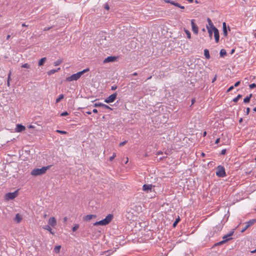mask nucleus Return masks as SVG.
I'll return each instance as SVG.
<instances>
[{
  "instance_id": "nucleus-1",
  "label": "nucleus",
  "mask_w": 256,
  "mask_h": 256,
  "mask_svg": "<svg viewBox=\"0 0 256 256\" xmlns=\"http://www.w3.org/2000/svg\"><path fill=\"white\" fill-rule=\"evenodd\" d=\"M51 166H43L40 168H34L30 172V174L34 176H40L44 174L46 170H48Z\"/></svg>"
},
{
  "instance_id": "nucleus-2",
  "label": "nucleus",
  "mask_w": 256,
  "mask_h": 256,
  "mask_svg": "<svg viewBox=\"0 0 256 256\" xmlns=\"http://www.w3.org/2000/svg\"><path fill=\"white\" fill-rule=\"evenodd\" d=\"M113 215L108 214L104 219L94 222V226H106L112 220Z\"/></svg>"
},
{
  "instance_id": "nucleus-3",
  "label": "nucleus",
  "mask_w": 256,
  "mask_h": 256,
  "mask_svg": "<svg viewBox=\"0 0 256 256\" xmlns=\"http://www.w3.org/2000/svg\"><path fill=\"white\" fill-rule=\"evenodd\" d=\"M216 175L220 178H223L226 176L225 169L224 166H219L216 168Z\"/></svg>"
},
{
  "instance_id": "nucleus-4",
  "label": "nucleus",
  "mask_w": 256,
  "mask_h": 256,
  "mask_svg": "<svg viewBox=\"0 0 256 256\" xmlns=\"http://www.w3.org/2000/svg\"><path fill=\"white\" fill-rule=\"evenodd\" d=\"M233 234V232H230L229 234H226L225 236H224L222 238H223V240L218 242L216 244V245L218 246H219V245H221L224 243H225L227 241H228V240H231L232 238H231V236Z\"/></svg>"
},
{
  "instance_id": "nucleus-5",
  "label": "nucleus",
  "mask_w": 256,
  "mask_h": 256,
  "mask_svg": "<svg viewBox=\"0 0 256 256\" xmlns=\"http://www.w3.org/2000/svg\"><path fill=\"white\" fill-rule=\"evenodd\" d=\"M18 190H16L13 192H8L6 194L5 199L8 200H13L18 196Z\"/></svg>"
},
{
  "instance_id": "nucleus-6",
  "label": "nucleus",
  "mask_w": 256,
  "mask_h": 256,
  "mask_svg": "<svg viewBox=\"0 0 256 256\" xmlns=\"http://www.w3.org/2000/svg\"><path fill=\"white\" fill-rule=\"evenodd\" d=\"M80 76H81L80 75V73L78 72L76 74H72L70 76L66 78V80L67 82L77 80L78 79L80 78Z\"/></svg>"
},
{
  "instance_id": "nucleus-7",
  "label": "nucleus",
  "mask_w": 256,
  "mask_h": 256,
  "mask_svg": "<svg viewBox=\"0 0 256 256\" xmlns=\"http://www.w3.org/2000/svg\"><path fill=\"white\" fill-rule=\"evenodd\" d=\"M117 93L115 92L104 100V102L106 103H110L114 102L116 98Z\"/></svg>"
},
{
  "instance_id": "nucleus-8",
  "label": "nucleus",
  "mask_w": 256,
  "mask_h": 256,
  "mask_svg": "<svg viewBox=\"0 0 256 256\" xmlns=\"http://www.w3.org/2000/svg\"><path fill=\"white\" fill-rule=\"evenodd\" d=\"M256 222V220L253 219L246 222V226L242 230L241 232H244L248 228L252 226Z\"/></svg>"
},
{
  "instance_id": "nucleus-9",
  "label": "nucleus",
  "mask_w": 256,
  "mask_h": 256,
  "mask_svg": "<svg viewBox=\"0 0 256 256\" xmlns=\"http://www.w3.org/2000/svg\"><path fill=\"white\" fill-rule=\"evenodd\" d=\"M194 22H195L194 20L193 19V20H191L192 30L195 34H196L198 33V26L196 25V24H195Z\"/></svg>"
},
{
  "instance_id": "nucleus-10",
  "label": "nucleus",
  "mask_w": 256,
  "mask_h": 256,
  "mask_svg": "<svg viewBox=\"0 0 256 256\" xmlns=\"http://www.w3.org/2000/svg\"><path fill=\"white\" fill-rule=\"evenodd\" d=\"M94 107H102L103 108H104V109H109L110 110H112V108H110L108 105L102 104L101 102H96L94 104Z\"/></svg>"
},
{
  "instance_id": "nucleus-11",
  "label": "nucleus",
  "mask_w": 256,
  "mask_h": 256,
  "mask_svg": "<svg viewBox=\"0 0 256 256\" xmlns=\"http://www.w3.org/2000/svg\"><path fill=\"white\" fill-rule=\"evenodd\" d=\"M164 1L166 3L171 4H172L176 6H177L178 8H180L181 9H184V6H181L180 4H178V2H174V1L170 0H164Z\"/></svg>"
},
{
  "instance_id": "nucleus-12",
  "label": "nucleus",
  "mask_w": 256,
  "mask_h": 256,
  "mask_svg": "<svg viewBox=\"0 0 256 256\" xmlns=\"http://www.w3.org/2000/svg\"><path fill=\"white\" fill-rule=\"evenodd\" d=\"M213 32L214 33V36L215 40L216 42H218L219 41V38H220L218 30L216 28H214Z\"/></svg>"
},
{
  "instance_id": "nucleus-13",
  "label": "nucleus",
  "mask_w": 256,
  "mask_h": 256,
  "mask_svg": "<svg viewBox=\"0 0 256 256\" xmlns=\"http://www.w3.org/2000/svg\"><path fill=\"white\" fill-rule=\"evenodd\" d=\"M152 188V184H144L142 186V190L144 192H151Z\"/></svg>"
},
{
  "instance_id": "nucleus-14",
  "label": "nucleus",
  "mask_w": 256,
  "mask_h": 256,
  "mask_svg": "<svg viewBox=\"0 0 256 256\" xmlns=\"http://www.w3.org/2000/svg\"><path fill=\"white\" fill-rule=\"evenodd\" d=\"M48 224L54 227L56 225V220L54 217H52L50 218Z\"/></svg>"
},
{
  "instance_id": "nucleus-15",
  "label": "nucleus",
  "mask_w": 256,
  "mask_h": 256,
  "mask_svg": "<svg viewBox=\"0 0 256 256\" xmlns=\"http://www.w3.org/2000/svg\"><path fill=\"white\" fill-rule=\"evenodd\" d=\"M25 128H26L22 124H18L16 126L15 130H16V132H21L22 130H25Z\"/></svg>"
},
{
  "instance_id": "nucleus-16",
  "label": "nucleus",
  "mask_w": 256,
  "mask_h": 256,
  "mask_svg": "<svg viewBox=\"0 0 256 256\" xmlns=\"http://www.w3.org/2000/svg\"><path fill=\"white\" fill-rule=\"evenodd\" d=\"M22 216L20 214H16L14 220L16 223H20L22 221Z\"/></svg>"
},
{
  "instance_id": "nucleus-17",
  "label": "nucleus",
  "mask_w": 256,
  "mask_h": 256,
  "mask_svg": "<svg viewBox=\"0 0 256 256\" xmlns=\"http://www.w3.org/2000/svg\"><path fill=\"white\" fill-rule=\"evenodd\" d=\"M222 30H223V34L224 36H228V31L226 24L225 22L222 23Z\"/></svg>"
},
{
  "instance_id": "nucleus-18",
  "label": "nucleus",
  "mask_w": 256,
  "mask_h": 256,
  "mask_svg": "<svg viewBox=\"0 0 256 256\" xmlns=\"http://www.w3.org/2000/svg\"><path fill=\"white\" fill-rule=\"evenodd\" d=\"M96 216L94 214H88L84 216V220L85 221H90L92 218H96Z\"/></svg>"
},
{
  "instance_id": "nucleus-19",
  "label": "nucleus",
  "mask_w": 256,
  "mask_h": 256,
  "mask_svg": "<svg viewBox=\"0 0 256 256\" xmlns=\"http://www.w3.org/2000/svg\"><path fill=\"white\" fill-rule=\"evenodd\" d=\"M116 58L114 56H108L106 58H105L104 60V63H106L108 62H112L115 60Z\"/></svg>"
},
{
  "instance_id": "nucleus-20",
  "label": "nucleus",
  "mask_w": 256,
  "mask_h": 256,
  "mask_svg": "<svg viewBox=\"0 0 256 256\" xmlns=\"http://www.w3.org/2000/svg\"><path fill=\"white\" fill-rule=\"evenodd\" d=\"M204 55L206 59H208V60L210 59V55L209 50L208 49H205L204 50Z\"/></svg>"
},
{
  "instance_id": "nucleus-21",
  "label": "nucleus",
  "mask_w": 256,
  "mask_h": 256,
  "mask_svg": "<svg viewBox=\"0 0 256 256\" xmlns=\"http://www.w3.org/2000/svg\"><path fill=\"white\" fill-rule=\"evenodd\" d=\"M252 96V94H250L249 96H246L244 99V103H248L250 102V99Z\"/></svg>"
},
{
  "instance_id": "nucleus-22",
  "label": "nucleus",
  "mask_w": 256,
  "mask_h": 256,
  "mask_svg": "<svg viewBox=\"0 0 256 256\" xmlns=\"http://www.w3.org/2000/svg\"><path fill=\"white\" fill-rule=\"evenodd\" d=\"M61 246H58L54 247V252L55 253L58 254L60 252Z\"/></svg>"
},
{
  "instance_id": "nucleus-23",
  "label": "nucleus",
  "mask_w": 256,
  "mask_h": 256,
  "mask_svg": "<svg viewBox=\"0 0 256 256\" xmlns=\"http://www.w3.org/2000/svg\"><path fill=\"white\" fill-rule=\"evenodd\" d=\"M220 56L221 57H224L226 54V52L224 49H222L220 51Z\"/></svg>"
},
{
  "instance_id": "nucleus-24",
  "label": "nucleus",
  "mask_w": 256,
  "mask_h": 256,
  "mask_svg": "<svg viewBox=\"0 0 256 256\" xmlns=\"http://www.w3.org/2000/svg\"><path fill=\"white\" fill-rule=\"evenodd\" d=\"M60 70V68H58L57 70H52L48 72V75H51L52 74H54L56 72H57L58 70Z\"/></svg>"
},
{
  "instance_id": "nucleus-25",
  "label": "nucleus",
  "mask_w": 256,
  "mask_h": 256,
  "mask_svg": "<svg viewBox=\"0 0 256 256\" xmlns=\"http://www.w3.org/2000/svg\"><path fill=\"white\" fill-rule=\"evenodd\" d=\"M44 229L48 230L52 234H54V233L52 232V229L50 227V226H45L44 228Z\"/></svg>"
},
{
  "instance_id": "nucleus-26",
  "label": "nucleus",
  "mask_w": 256,
  "mask_h": 256,
  "mask_svg": "<svg viewBox=\"0 0 256 256\" xmlns=\"http://www.w3.org/2000/svg\"><path fill=\"white\" fill-rule=\"evenodd\" d=\"M46 60V58H41L38 62V66H41L43 65L44 63L45 62Z\"/></svg>"
},
{
  "instance_id": "nucleus-27",
  "label": "nucleus",
  "mask_w": 256,
  "mask_h": 256,
  "mask_svg": "<svg viewBox=\"0 0 256 256\" xmlns=\"http://www.w3.org/2000/svg\"><path fill=\"white\" fill-rule=\"evenodd\" d=\"M184 30L185 33L186 34L187 38H188L190 39L191 38V34H190V32L186 29H184Z\"/></svg>"
},
{
  "instance_id": "nucleus-28",
  "label": "nucleus",
  "mask_w": 256,
  "mask_h": 256,
  "mask_svg": "<svg viewBox=\"0 0 256 256\" xmlns=\"http://www.w3.org/2000/svg\"><path fill=\"white\" fill-rule=\"evenodd\" d=\"M64 98V95L63 94H60L58 98L56 99V103L59 102Z\"/></svg>"
},
{
  "instance_id": "nucleus-29",
  "label": "nucleus",
  "mask_w": 256,
  "mask_h": 256,
  "mask_svg": "<svg viewBox=\"0 0 256 256\" xmlns=\"http://www.w3.org/2000/svg\"><path fill=\"white\" fill-rule=\"evenodd\" d=\"M180 221V216H178V218H176L175 222L173 224V226L176 227L178 223Z\"/></svg>"
},
{
  "instance_id": "nucleus-30",
  "label": "nucleus",
  "mask_w": 256,
  "mask_h": 256,
  "mask_svg": "<svg viewBox=\"0 0 256 256\" xmlns=\"http://www.w3.org/2000/svg\"><path fill=\"white\" fill-rule=\"evenodd\" d=\"M207 30L209 34V36L210 38L212 39L213 30L212 29H210L208 28H207Z\"/></svg>"
},
{
  "instance_id": "nucleus-31",
  "label": "nucleus",
  "mask_w": 256,
  "mask_h": 256,
  "mask_svg": "<svg viewBox=\"0 0 256 256\" xmlns=\"http://www.w3.org/2000/svg\"><path fill=\"white\" fill-rule=\"evenodd\" d=\"M242 96L241 94H238L236 97L234 98L233 99V102H237L238 100L242 98Z\"/></svg>"
},
{
  "instance_id": "nucleus-32",
  "label": "nucleus",
  "mask_w": 256,
  "mask_h": 256,
  "mask_svg": "<svg viewBox=\"0 0 256 256\" xmlns=\"http://www.w3.org/2000/svg\"><path fill=\"white\" fill-rule=\"evenodd\" d=\"M62 62V60H58L54 62V66H59Z\"/></svg>"
},
{
  "instance_id": "nucleus-33",
  "label": "nucleus",
  "mask_w": 256,
  "mask_h": 256,
  "mask_svg": "<svg viewBox=\"0 0 256 256\" xmlns=\"http://www.w3.org/2000/svg\"><path fill=\"white\" fill-rule=\"evenodd\" d=\"M208 28L210 29H212L213 30H214V28H216L214 24L212 22V24H209L208 26H206V28Z\"/></svg>"
},
{
  "instance_id": "nucleus-34",
  "label": "nucleus",
  "mask_w": 256,
  "mask_h": 256,
  "mask_svg": "<svg viewBox=\"0 0 256 256\" xmlns=\"http://www.w3.org/2000/svg\"><path fill=\"white\" fill-rule=\"evenodd\" d=\"M79 228V225L78 224H75L74 226L72 228V230L73 232L76 231Z\"/></svg>"
},
{
  "instance_id": "nucleus-35",
  "label": "nucleus",
  "mask_w": 256,
  "mask_h": 256,
  "mask_svg": "<svg viewBox=\"0 0 256 256\" xmlns=\"http://www.w3.org/2000/svg\"><path fill=\"white\" fill-rule=\"evenodd\" d=\"M88 70H89V68H87L84 69V70H82V71L80 72H78L80 73V75L82 76L84 74L88 72Z\"/></svg>"
},
{
  "instance_id": "nucleus-36",
  "label": "nucleus",
  "mask_w": 256,
  "mask_h": 256,
  "mask_svg": "<svg viewBox=\"0 0 256 256\" xmlns=\"http://www.w3.org/2000/svg\"><path fill=\"white\" fill-rule=\"evenodd\" d=\"M22 67L23 68H30V66L28 64H24L22 66Z\"/></svg>"
},
{
  "instance_id": "nucleus-37",
  "label": "nucleus",
  "mask_w": 256,
  "mask_h": 256,
  "mask_svg": "<svg viewBox=\"0 0 256 256\" xmlns=\"http://www.w3.org/2000/svg\"><path fill=\"white\" fill-rule=\"evenodd\" d=\"M56 132L60 134H66L67 132L66 131L61 130H56Z\"/></svg>"
},
{
  "instance_id": "nucleus-38",
  "label": "nucleus",
  "mask_w": 256,
  "mask_h": 256,
  "mask_svg": "<svg viewBox=\"0 0 256 256\" xmlns=\"http://www.w3.org/2000/svg\"><path fill=\"white\" fill-rule=\"evenodd\" d=\"M68 114L67 112H64L60 114V116H68Z\"/></svg>"
},
{
  "instance_id": "nucleus-39",
  "label": "nucleus",
  "mask_w": 256,
  "mask_h": 256,
  "mask_svg": "<svg viewBox=\"0 0 256 256\" xmlns=\"http://www.w3.org/2000/svg\"><path fill=\"white\" fill-rule=\"evenodd\" d=\"M256 87V84L254 83L250 85V88H254Z\"/></svg>"
},
{
  "instance_id": "nucleus-40",
  "label": "nucleus",
  "mask_w": 256,
  "mask_h": 256,
  "mask_svg": "<svg viewBox=\"0 0 256 256\" xmlns=\"http://www.w3.org/2000/svg\"><path fill=\"white\" fill-rule=\"evenodd\" d=\"M126 143H127V141H126V140H125V141H124V142H120V144L119 146H122L124 145L125 144H126Z\"/></svg>"
},
{
  "instance_id": "nucleus-41",
  "label": "nucleus",
  "mask_w": 256,
  "mask_h": 256,
  "mask_svg": "<svg viewBox=\"0 0 256 256\" xmlns=\"http://www.w3.org/2000/svg\"><path fill=\"white\" fill-rule=\"evenodd\" d=\"M240 81H238V82H236V83L234 84V87H237V86H238L240 85Z\"/></svg>"
},
{
  "instance_id": "nucleus-42",
  "label": "nucleus",
  "mask_w": 256,
  "mask_h": 256,
  "mask_svg": "<svg viewBox=\"0 0 256 256\" xmlns=\"http://www.w3.org/2000/svg\"><path fill=\"white\" fill-rule=\"evenodd\" d=\"M116 154H114H114H112V156H110V160H112L113 159H114V158L116 157Z\"/></svg>"
},
{
  "instance_id": "nucleus-43",
  "label": "nucleus",
  "mask_w": 256,
  "mask_h": 256,
  "mask_svg": "<svg viewBox=\"0 0 256 256\" xmlns=\"http://www.w3.org/2000/svg\"><path fill=\"white\" fill-rule=\"evenodd\" d=\"M234 86H230L227 90V92H229L230 91H231L232 90H233Z\"/></svg>"
},
{
  "instance_id": "nucleus-44",
  "label": "nucleus",
  "mask_w": 256,
  "mask_h": 256,
  "mask_svg": "<svg viewBox=\"0 0 256 256\" xmlns=\"http://www.w3.org/2000/svg\"><path fill=\"white\" fill-rule=\"evenodd\" d=\"M226 152V149H223L221 151V154H224Z\"/></svg>"
},
{
  "instance_id": "nucleus-45",
  "label": "nucleus",
  "mask_w": 256,
  "mask_h": 256,
  "mask_svg": "<svg viewBox=\"0 0 256 256\" xmlns=\"http://www.w3.org/2000/svg\"><path fill=\"white\" fill-rule=\"evenodd\" d=\"M250 112V108H247L246 110V114H248Z\"/></svg>"
},
{
  "instance_id": "nucleus-46",
  "label": "nucleus",
  "mask_w": 256,
  "mask_h": 256,
  "mask_svg": "<svg viewBox=\"0 0 256 256\" xmlns=\"http://www.w3.org/2000/svg\"><path fill=\"white\" fill-rule=\"evenodd\" d=\"M10 74H11V72H9L8 75V81H10Z\"/></svg>"
},
{
  "instance_id": "nucleus-47",
  "label": "nucleus",
  "mask_w": 256,
  "mask_h": 256,
  "mask_svg": "<svg viewBox=\"0 0 256 256\" xmlns=\"http://www.w3.org/2000/svg\"><path fill=\"white\" fill-rule=\"evenodd\" d=\"M116 88H117L116 86H112L111 88V90H116Z\"/></svg>"
},
{
  "instance_id": "nucleus-48",
  "label": "nucleus",
  "mask_w": 256,
  "mask_h": 256,
  "mask_svg": "<svg viewBox=\"0 0 256 256\" xmlns=\"http://www.w3.org/2000/svg\"><path fill=\"white\" fill-rule=\"evenodd\" d=\"M207 21L208 22V24H212V22L210 18H208Z\"/></svg>"
},
{
  "instance_id": "nucleus-49",
  "label": "nucleus",
  "mask_w": 256,
  "mask_h": 256,
  "mask_svg": "<svg viewBox=\"0 0 256 256\" xmlns=\"http://www.w3.org/2000/svg\"><path fill=\"white\" fill-rule=\"evenodd\" d=\"M216 80V76H215L214 77L212 80V82H214Z\"/></svg>"
},
{
  "instance_id": "nucleus-50",
  "label": "nucleus",
  "mask_w": 256,
  "mask_h": 256,
  "mask_svg": "<svg viewBox=\"0 0 256 256\" xmlns=\"http://www.w3.org/2000/svg\"><path fill=\"white\" fill-rule=\"evenodd\" d=\"M220 138H217L215 142V144H218L220 142Z\"/></svg>"
},
{
  "instance_id": "nucleus-51",
  "label": "nucleus",
  "mask_w": 256,
  "mask_h": 256,
  "mask_svg": "<svg viewBox=\"0 0 256 256\" xmlns=\"http://www.w3.org/2000/svg\"><path fill=\"white\" fill-rule=\"evenodd\" d=\"M50 28H51V27L44 28V31L48 30H49Z\"/></svg>"
},
{
  "instance_id": "nucleus-52",
  "label": "nucleus",
  "mask_w": 256,
  "mask_h": 256,
  "mask_svg": "<svg viewBox=\"0 0 256 256\" xmlns=\"http://www.w3.org/2000/svg\"><path fill=\"white\" fill-rule=\"evenodd\" d=\"M92 112H94V113H97L98 112V110L96 108L92 110Z\"/></svg>"
},
{
  "instance_id": "nucleus-53",
  "label": "nucleus",
  "mask_w": 256,
  "mask_h": 256,
  "mask_svg": "<svg viewBox=\"0 0 256 256\" xmlns=\"http://www.w3.org/2000/svg\"><path fill=\"white\" fill-rule=\"evenodd\" d=\"M104 8L106 10H109V6H108V4L106 5Z\"/></svg>"
},
{
  "instance_id": "nucleus-54",
  "label": "nucleus",
  "mask_w": 256,
  "mask_h": 256,
  "mask_svg": "<svg viewBox=\"0 0 256 256\" xmlns=\"http://www.w3.org/2000/svg\"><path fill=\"white\" fill-rule=\"evenodd\" d=\"M67 220H68L67 217H64V222H66L67 221Z\"/></svg>"
},
{
  "instance_id": "nucleus-55",
  "label": "nucleus",
  "mask_w": 256,
  "mask_h": 256,
  "mask_svg": "<svg viewBox=\"0 0 256 256\" xmlns=\"http://www.w3.org/2000/svg\"><path fill=\"white\" fill-rule=\"evenodd\" d=\"M10 37V35L8 34L6 36V40H8Z\"/></svg>"
},
{
  "instance_id": "nucleus-56",
  "label": "nucleus",
  "mask_w": 256,
  "mask_h": 256,
  "mask_svg": "<svg viewBox=\"0 0 256 256\" xmlns=\"http://www.w3.org/2000/svg\"><path fill=\"white\" fill-rule=\"evenodd\" d=\"M132 76H136L138 75L137 72H135L132 74Z\"/></svg>"
},
{
  "instance_id": "nucleus-57",
  "label": "nucleus",
  "mask_w": 256,
  "mask_h": 256,
  "mask_svg": "<svg viewBox=\"0 0 256 256\" xmlns=\"http://www.w3.org/2000/svg\"><path fill=\"white\" fill-rule=\"evenodd\" d=\"M250 252H251V253H255V252H256V248L254 250L251 251Z\"/></svg>"
},
{
  "instance_id": "nucleus-58",
  "label": "nucleus",
  "mask_w": 256,
  "mask_h": 256,
  "mask_svg": "<svg viewBox=\"0 0 256 256\" xmlns=\"http://www.w3.org/2000/svg\"><path fill=\"white\" fill-rule=\"evenodd\" d=\"M216 228H218V230H220L221 229V226H218V228L216 227Z\"/></svg>"
},
{
  "instance_id": "nucleus-59",
  "label": "nucleus",
  "mask_w": 256,
  "mask_h": 256,
  "mask_svg": "<svg viewBox=\"0 0 256 256\" xmlns=\"http://www.w3.org/2000/svg\"><path fill=\"white\" fill-rule=\"evenodd\" d=\"M86 112L87 114H92V112H90V111H88V112Z\"/></svg>"
},
{
  "instance_id": "nucleus-60",
  "label": "nucleus",
  "mask_w": 256,
  "mask_h": 256,
  "mask_svg": "<svg viewBox=\"0 0 256 256\" xmlns=\"http://www.w3.org/2000/svg\"><path fill=\"white\" fill-rule=\"evenodd\" d=\"M206 132H204V134H203V136H206Z\"/></svg>"
},
{
  "instance_id": "nucleus-61",
  "label": "nucleus",
  "mask_w": 256,
  "mask_h": 256,
  "mask_svg": "<svg viewBox=\"0 0 256 256\" xmlns=\"http://www.w3.org/2000/svg\"><path fill=\"white\" fill-rule=\"evenodd\" d=\"M29 128H34V126L32 125H30L29 126H28Z\"/></svg>"
},
{
  "instance_id": "nucleus-62",
  "label": "nucleus",
  "mask_w": 256,
  "mask_h": 256,
  "mask_svg": "<svg viewBox=\"0 0 256 256\" xmlns=\"http://www.w3.org/2000/svg\"><path fill=\"white\" fill-rule=\"evenodd\" d=\"M242 122V118H240V120H239V122Z\"/></svg>"
},
{
  "instance_id": "nucleus-63",
  "label": "nucleus",
  "mask_w": 256,
  "mask_h": 256,
  "mask_svg": "<svg viewBox=\"0 0 256 256\" xmlns=\"http://www.w3.org/2000/svg\"><path fill=\"white\" fill-rule=\"evenodd\" d=\"M205 156V154L204 152L202 153V156Z\"/></svg>"
},
{
  "instance_id": "nucleus-64",
  "label": "nucleus",
  "mask_w": 256,
  "mask_h": 256,
  "mask_svg": "<svg viewBox=\"0 0 256 256\" xmlns=\"http://www.w3.org/2000/svg\"><path fill=\"white\" fill-rule=\"evenodd\" d=\"M254 111V112H256V107H255L254 109H253Z\"/></svg>"
}]
</instances>
